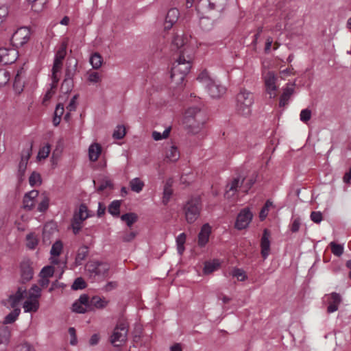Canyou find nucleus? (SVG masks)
I'll use <instances>...</instances> for the list:
<instances>
[{"label": "nucleus", "instance_id": "nucleus-43", "mask_svg": "<svg viewBox=\"0 0 351 351\" xmlns=\"http://www.w3.org/2000/svg\"><path fill=\"white\" fill-rule=\"evenodd\" d=\"M41 289L36 285H33L29 291L28 298L29 299H36L40 296Z\"/></svg>", "mask_w": 351, "mask_h": 351}, {"label": "nucleus", "instance_id": "nucleus-41", "mask_svg": "<svg viewBox=\"0 0 351 351\" xmlns=\"http://www.w3.org/2000/svg\"><path fill=\"white\" fill-rule=\"evenodd\" d=\"M73 87V80L64 79L61 85V92L64 94H68L72 90Z\"/></svg>", "mask_w": 351, "mask_h": 351}, {"label": "nucleus", "instance_id": "nucleus-26", "mask_svg": "<svg viewBox=\"0 0 351 351\" xmlns=\"http://www.w3.org/2000/svg\"><path fill=\"white\" fill-rule=\"evenodd\" d=\"M108 301L106 300L104 298L93 296L90 300V309H93V308H104L108 305Z\"/></svg>", "mask_w": 351, "mask_h": 351}, {"label": "nucleus", "instance_id": "nucleus-21", "mask_svg": "<svg viewBox=\"0 0 351 351\" xmlns=\"http://www.w3.org/2000/svg\"><path fill=\"white\" fill-rule=\"evenodd\" d=\"M210 233L211 227L209 226V224H204L198 234V245L199 246L203 247L208 243Z\"/></svg>", "mask_w": 351, "mask_h": 351}, {"label": "nucleus", "instance_id": "nucleus-25", "mask_svg": "<svg viewBox=\"0 0 351 351\" xmlns=\"http://www.w3.org/2000/svg\"><path fill=\"white\" fill-rule=\"evenodd\" d=\"M101 152V147L98 143H93L89 146L88 148V157L89 160L95 162L96 161Z\"/></svg>", "mask_w": 351, "mask_h": 351}, {"label": "nucleus", "instance_id": "nucleus-45", "mask_svg": "<svg viewBox=\"0 0 351 351\" xmlns=\"http://www.w3.org/2000/svg\"><path fill=\"white\" fill-rule=\"evenodd\" d=\"M231 274L233 277L237 278L239 281H244L247 278L245 272L242 269L234 268L232 271Z\"/></svg>", "mask_w": 351, "mask_h": 351}, {"label": "nucleus", "instance_id": "nucleus-14", "mask_svg": "<svg viewBox=\"0 0 351 351\" xmlns=\"http://www.w3.org/2000/svg\"><path fill=\"white\" fill-rule=\"evenodd\" d=\"M324 298L328 304L327 312L328 313H332L337 311L339 304L342 301L341 295L336 292H332L330 294L325 295Z\"/></svg>", "mask_w": 351, "mask_h": 351}, {"label": "nucleus", "instance_id": "nucleus-51", "mask_svg": "<svg viewBox=\"0 0 351 351\" xmlns=\"http://www.w3.org/2000/svg\"><path fill=\"white\" fill-rule=\"evenodd\" d=\"M32 3V9L35 12L40 11L44 4L46 3V0H28Z\"/></svg>", "mask_w": 351, "mask_h": 351}, {"label": "nucleus", "instance_id": "nucleus-6", "mask_svg": "<svg viewBox=\"0 0 351 351\" xmlns=\"http://www.w3.org/2000/svg\"><path fill=\"white\" fill-rule=\"evenodd\" d=\"M201 210L202 202L199 197H194L189 199L183 208L187 223H194L199 217Z\"/></svg>", "mask_w": 351, "mask_h": 351}, {"label": "nucleus", "instance_id": "nucleus-9", "mask_svg": "<svg viewBox=\"0 0 351 351\" xmlns=\"http://www.w3.org/2000/svg\"><path fill=\"white\" fill-rule=\"evenodd\" d=\"M226 0H200L197 5V10L204 12L205 9L209 10H216L219 12L225 8Z\"/></svg>", "mask_w": 351, "mask_h": 351}, {"label": "nucleus", "instance_id": "nucleus-60", "mask_svg": "<svg viewBox=\"0 0 351 351\" xmlns=\"http://www.w3.org/2000/svg\"><path fill=\"white\" fill-rule=\"evenodd\" d=\"M88 80L93 83H97L100 82L101 77L97 72H91L88 73Z\"/></svg>", "mask_w": 351, "mask_h": 351}, {"label": "nucleus", "instance_id": "nucleus-2", "mask_svg": "<svg viewBox=\"0 0 351 351\" xmlns=\"http://www.w3.org/2000/svg\"><path fill=\"white\" fill-rule=\"evenodd\" d=\"M186 48L180 52L178 58L173 65L171 78L176 84H181L191 67L193 57L186 54Z\"/></svg>", "mask_w": 351, "mask_h": 351}, {"label": "nucleus", "instance_id": "nucleus-13", "mask_svg": "<svg viewBox=\"0 0 351 351\" xmlns=\"http://www.w3.org/2000/svg\"><path fill=\"white\" fill-rule=\"evenodd\" d=\"M18 58V51L15 48H0V62L3 64L14 63Z\"/></svg>", "mask_w": 351, "mask_h": 351}, {"label": "nucleus", "instance_id": "nucleus-30", "mask_svg": "<svg viewBox=\"0 0 351 351\" xmlns=\"http://www.w3.org/2000/svg\"><path fill=\"white\" fill-rule=\"evenodd\" d=\"M23 308L25 313L36 312L39 308V302L36 299H28L23 303Z\"/></svg>", "mask_w": 351, "mask_h": 351}, {"label": "nucleus", "instance_id": "nucleus-18", "mask_svg": "<svg viewBox=\"0 0 351 351\" xmlns=\"http://www.w3.org/2000/svg\"><path fill=\"white\" fill-rule=\"evenodd\" d=\"M270 232L267 229L263 230L261 241V255L264 259H266L269 254L270 251Z\"/></svg>", "mask_w": 351, "mask_h": 351}, {"label": "nucleus", "instance_id": "nucleus-56", "mask_svg": "<svg viewBox=\"0 0 351 351\" xmlns=\"http://www.w3.org/2000/svg\"><path fill=\"white\" fill-rule=\"evenodd\" d=\"M310 218L314 223H319L323 219V215L320 211H313L310 215Z\"/></svg>", "mask_w": 351, "mask_h": 351}, {"label": "nucleus", "instance_id": "nucleus-24", "mask_svg": "<svg viewBox=\"0 0 351 351\" xmlns=\"http://www.w3.org/2000/svg\"><path fill=\"white\" fill-rule=\"evenodd\" d=\"M77 66V62L75 60H69L66 64L65 70L64 79L73 80L76 69Z\"/></svg>", "mask_w": 351, "mask_h": 351}, {"label": "nucleus", "instance_id": "nucleus-63", "mask_svg": "<svg viewBox=\"0 0 351 351\" xmlns=\"http://www.w3.org/2000/svg\"><path fill=\"white\" fill-rule=\"evenodd\" d=\"M77 301H78L80 303L84 304V306L88 307L90 309V300H89V298L87 295L83 294V295H80V297L79 298V299Z\"/></svg>", "mask_w": 351, "mask_h": 351}, {"label": "nucleus", "instance_id": "nucleus-10", "mask_svg": "<svg viewBox=\"0 0 351 351\" xmlns=\"http://www.w3.org/2000/svg\"><path fill=\"white\" fill-rule=\"evenodd\" d=\"M29 36L30 30L26 27H22L12 34L11 43L16 47H21L29 40Z\"/></svg>", "mask_w": 351, "mask_h": 351}, {"label": "nucleus", "instance_id": "nucleus-49", "mask_svg": "<svg viewBox=\"0 0 351 351\" xmlns=\"http://www.w3.org/2000/svg\"><path fill=\"white\" fill-rule=\"evenodd\" d=\"M62 250V243L61 241H58L55 242L51 249V254L53 256H59Z\"/></svg>", "mask_w": 351, "mask_h": 351}, {"label": "nucleus", "instance_id": "nucleus-27", "mask_svg": "<svg viewBox=\"0 0 351 351\" xmlns=\"http://www.w3.org/2000/svg\"><path fill=\"white\" fill-rule=\"evenodd\" d=\"M88 247L86 245H82L77 250L75 259L76 265H81L82 261H84L88 255Z\"/></svg>", "mask_w": 351, "mask_h": 351}, {"label": "nucleus", "instance_id": "nucleus-64", "mask_svg": "<svg viewBox=\"0 0 351 351\" xmlns=\"http://www.w3.org/2000/svg\"><path fill=\"white\" fill-rule=\"evenodd\" d=\"M64 106L62 104H58L57 106H56V110L54 111V116L55 117H61L62 115L64 113Z\"/></svg>", "mask_w": 351, "mask_h": 351}, {"label": "nucleus", "instance_id": "nucleus-52", "mask_svg": "<svg viewBox=\"0 0 351 351\" xmlns=\"http://www.w3.org/2000/svg\"><path fill=\"white\" fill-rule=\"evenodd\" d=\"M186 39L182 36L176 35L173 40V45L180 49L185 45Z\"/></svg>", "mask_w": 351, "mask_h": 351}, {"label": "nucleus", "instance_id": "nucleus-39", "mask_svg": "<svg viewBox=\"0 0 351 351\" xmlns=\"http://www.w3.org/2000/svg\"><path fill=\"white\" fill-rule=\"evenodd\" d=\"M130 186L132 191L139 193L142 191L144 183L139 178H136L130 181Z\"/></svg>", "mask_w": 351, "mask_h": 351}, {"label": "nucleus", "instance_id": "nucleus-29", "mask_svg": "<svg viewBox=\"0 0 351 351\" xmlns=\"http://www.w3.org/2000/svg\"><path fill=\"white\" fill-rule=\"evenodd\" d=\"M89 217L88 213V208L84 204H80L79 207V210L77 212H75L73 218L75 220H78L80 221H84Z\"/></svg>", "mask_w": 351, "mask_h": 351}, {"label": "nucleus", "instance_id": "nucleus-44", "mask_svg": "<svg viewBox=\"0 0 351 351\" xmlns=\"http://www.w3.org/2000/svg\"><path fill=\"white\" fill-rule=\"evenodd\" d=\"M219 266V263L216 261L206 263L204 267V272L206 274H210L216 270Z\"/></svg>", "mask_w": 351, "mask_h": 351}, {"label": "nucleus", "instance_id": "nucleus-7", "mask_svg": "<svg viewBox=\"0 0 351 351\" xmlns=\"http://www.w3.org/2000/svg\"><path fill=\"white\" fill-rule=\"evenodd\" d=\"M128 329L129 326L126 322H119L110 337V342L115 347L123 345L128 339Z\"/></svg>", "mask_w": 351, "mask_h": 351}, {"label": "nucleus", "instance_id": "nucleus-31", "mask_svg": "<svg viewBox=\"0 0 351 351\" xmlns=\"http://www.w3.org/2000/svg\"><path fill=\"white\" fill-rule=\"evenodd\" d=\"M121 200H114L112 201L110 205L108 206V213L112 215L113 217H119L120 214V207H121Z\"/></svg>", "mask_w": 351, "mask_h": 351}, {"label": "nucleus", "instance_id": "nucleus-32", "mask_svg": "<svg viewBox=\"0 0 351 351\" xmlns=\"http://www.w3.org/2000/svg\"><path fill=\"white\" fill-rule=\"evenodd\" d=\"M40 199H41L38 205L37 210L40 213H44L49 208V198L45 193H43L41 194Z\"/></svg>", "mask_w": 351, "mask_h": 351}, {"label": "nucleus", "instance_id": "nucleus-33", "mask_svg": "<svg viewBox=\"0 0 351 351\" xmlns=\"http://www.w3.org/2000/svg\"><path fill=\"white\" fill-rule=\"evenodd\" d=\"M166 158L171 162H175L180 158V153L178 148L176 146H171L170 148L167 150Z\"/></svg>", "mask_w": 351, "mask_h": 351}, {"label": "nucleus", "instance_id": "nucleus-53", "mask_svg": "<svg viewBox=\"0 0 351 351\" xmlns=\"http://www.w3.org/2000/svg\"><path fill=\"white\" fill-rule=\"evenodd\" d=\"M71 287L73 290L82 289L86 287V282L82 278H77L75 280Z\"/></svg>", "mask_w": 351, "mask_h": 351}, {"label": "nucleus", "instance_id": "nucleus-42", "mask_svg": "<svg viewBox=\"0 0 351 351\" xmlns=\"http://www.w3.org/2000/svg\"><path fill=\"white\" fill-rule=\"evenodd\" d=\"M170 130H171V128H166L162 134L157 131H154L152 132V138L155 141H160L162 139L167 138L169 135Z\"/></svg>", "mask_w": 351, "mask_h": 351}, {"label": "nucleus", "instance_id": "nucleus-57", "mask_svg": "<svg viewBox=\"0 0 351 351\" xmlns=\"http://www.w3.org/2000/svg\"><path fill=\"white\" fill-rule=\"evenodd\" d=\"M13 86L15 90L19 93H20L23 90V86L21 82L20 74L19 71L15 77Z\"/></svg>", "mask_w": 351, "mask_h": 351}, {"label": "nucleus", "instance_id": "nucleus-3", "mask_svg": "<svg viewBox=\"0 0 351 351\" xmlns=\"http://www.w3.org/2000/svg\"><path fill=\"white\" fill-rule=\"evenodd\" d=\"M197 80L207 88L213 98H219L226 93V88L213 79L206 71L199 75Z\"/></svg>", "mask_w": 351, "mask_h": 351}, {"label": "nucleus", "instance_id": "nucleus-50", "mask_svg": "<svg viewBox=\"0 0 351 351\" xmlns=\"http://www.w3.org/2000/svg\"><path fill=\"white\" fill-rule=\"evenodd\" d=\"M10 73L4 69H0V86L5 85L10 80Z\"/></svg>", "mask_w": 351, "mask_h": 351}, {"label": "nucleus", "instance_id": "nucleus-22", "mask_svg": "<svg viewBox=\"0 0 351 351\" xmlns=\"http://www.w3.org/2000/svg\"><path fill=\"white\" fill-rule=\"evenodd\" d=\"M173 184V180L169 178L167 180L164 189L162 202L164 205H167L169 202L171 197L173 194V190L171 189Z\"/></svg>", "mask_w": 351, "mask_h": 351}, {"label": "nucleus", "instance_id": "nucleus-37", "mask_svg": "<svg viewBox=\"0 0 351 351\" xmlns=\"http://www.w3.org/2000/svg\"><path fill=\"white\" fill-rule=\"evenodd\" d=\"M329 246L330 247L332 253L335 256L339 257L343 254L344 250L343 245L332 241L330 243Z\"/></svg>", "mask_w": 351, "mask_h": 351}, {"label": "nucleus", "instance_id": "nucleus-48", "mask_svg": "<svg viewBox=\"0 0 351 351\" xmlns=\"http://www.w3.org/2000/svg\"><path fill=\"white\" fill-rule=\"evenodd\" d=\"M50 145L49 144L45 145L42 148L40 149L37 156L39 160L47 158L50 153Z\"/></svg>", "mask_w": 351, "mask_h": 351}, {"label": "nucleus", "instance_id": "nucleus-46", "mask_svg": "<svg viewBox=\"0 0 351 351\" xmlns=\"http://www.w3.org/2000/svg\"><path fill=\"white\" fill-rule=\"evenodd\" d=\"M29 182L32 186L41 184L42 180L40 175L34 171L29 176Z\"/></svg>", "mask_w": 351, "mask_h": 351}, {"label": "nucleus", "instance_id": "nucleus-38", "mask_svg": "<svg viewBox=\"0 0 351 351\" xmlns=\"http://www.w3.org/2000/svg\"><path fill=\"white\" fill-rule=\"evenodd\" d=\"M27 247L30 250L36 248L38 243V239L34 233H29L26 236Z\"/></svg>", "mask_w": 351, "mask_h": 351}, {"label": "nucleus", "instance_id": "nucleus-17", "mask_svg": "<svg viewBox=\"0 0 351 351\" xmlns=\"http://www.w3.org/2000/svg\"><path fill=\"white\" fill-rule=\"evenodd\" d=\"M39 192L37 190H32L26 193L23 197V208L27 210H32L34 208V200L38 197Z\"/></svg>", "mask_w": 351, "mask_h": 351}, {"label": "nucleus", "instance_id": "nucleus-1", "mask_svg": "<svg viewBox=\"0 0 351 351\" xmlns=\"http://www.w3.org/2000/svg\"><path fill=\"white\" fill-rule=\"evenodd\" d=\"M204 112L197 106L189 108L183 118V125L188 132L191 134L198 133L206 122Z\"/></svg>", "mask_w": 351, "mask_h": 351}, {"label": "nucleus", "instance_id": "nucleus-12", "mask_svg": "<svg viewBox=\"0 0 351 351\" xmlns=\"http://www.w3.org/2000/svg\"><path fill=\"white\" fill-rule=\"evenodd\" d=\"M32 155V146L22 151L21 160L19 164L17 176L19 182L23 180L28 160Z\"/></svg>", "mask_w": 351, "mask_h": 351}, {"label": "nucleus", "instance_id": "nucleus-34", "mask_svg": "<svg viewBox=\"0 0 351 351\" xmlns=\"http://www.w3.org/2000/svg\"><path fill=\"white\" fill-rule=\"evenodd\" d=\"M121 219L123 221H125L128 226L130 227L132 226L133 223H134L137 221L138 216L134 213H128L122 215L121 216Z\"/></svg>", "mask_w": 351, "mask_h": 351}, {"label": "nucleus", "instance_id": "nucleus-28", "mask_svg": "<svg viewBox=\"0 0 351 351\" xmlns=\"http://www.w3.org/2000/svg\"><path fill=\"white\" fill-rule=\"evenodd\" d=\"M293 93V85H287L286 88L283 89V93L280 96L279 106L280 107H284L287 104L288 101Z\"/></svg>", "mask_w": 351, "mask_h": 351}, {"label": "nucleus", "instance_id": "nucleus-62", "mask_svg": "<svg viewBox=\"0 0 351 351\" xmlns=\"http://www.w3.org/2000/svg\"><path fill=\"white\" fill-rule=\"evenodd\" d=\"M136 236V233L135 232H126L122 236L121 239L123 242H130L134 239Z\"/></svg>", "mask_w": 351, "mask_h": 351}, {"label": "nucleus", "instance_id": "nucleus-5", "mask_svg": "<svg viewBox=\"0 0 351 351\" xmlns=\"http://www.w3.org/2000/svg\"><path fill=\"white\" fill-rule=\"evenodd\" d=\"M67 43H62L57 51L51 69L52 88H55L60 80V73L62 67V62L66 55Z\"/></svg>", "mask_w": 351, "mask_h": 351}, {"label": "nucleus", "instance_id": "nucleus-59", "mask_svg": "<svg viewBox=\"0 0 351 351\" xmlns=\"http://www.w3.org/2000/svg\"><path fill=\"white\" fill-rule=\"evenodd\" d=\"M9 13L8 7L2 5L0 7V24H1L7 18Z\"/></svg>", "mask_w": 351, "mask_h": 351}, {"label": "nucleus", "instance_id": "nucleus-16", "mask_svg": "<svg viewBox=\"0 0 351 351\" xmlns=\"http://www.w3.org/2000/svg\"><path fill=\"white\" fill-rule=\"evenodd\" d=\"M276 77L274 73L268 72L265 76V84L266 91L269 95L270 98L276 96L277 86H276Z\"/></svg>", "mask_w": 351, "mask_h": 351}, {"label": "nucleus", "instance_id": "nucleus-8", "mask_svg": "<svg viewBox=\"0 0 351 351\" xmlns=\"http://www.w3.org/2000/svg\"><path fill=\"white\" fill-rule=\"evenodd\" d=\"M85 269L90 278L104 277L108 274L110 265L107 263L93 261L88 263Z\"/></svg>", "mask_w": 351, "mask_h": 351}, {"label": "nucleus", "instance_id": "nucleus-47", "mask_svg": "<svg viewBox=\"0 0 351 351\" xmlns=\"http://www.w3.org/2000/svg\"><path fill=\"white\" fill-rule=\"evenodd\" d=\"M125 135V128L123 125H118L114 130L112 136L115 139H121Z\"/></svg>", "mask_w": 351, "mask_h": 351}, {"label": "nucleus", "instance_id": "nucleus-61", "mask_svg": "<svg viewBox=\"0 0 351 351\" xmlns=\"http://www.w3.org/2000/svg\"><path fill=\"white\" fill-rule=\"evenodd\" d=\"M77 97H78V95H75L72 97L69 104L66 106L67 110H69V112H72V111H75L76 110V108H77L76 100H77Z\"/></svg>", "mask_w": 351, "mask_h": 351}, {"label": "nucleus", "instance_id": "nucleus-4", "mask_svg": "<svg viewBox=\"0 0 351 351\" xmlns=\"http://www.w3.org/2000/svg\"><path fill=\"white\" fill-rule=\"evenodd\" d=\"M254 103V96L248 90L241 89L237 96L236 110L238 114L247 117L251 114V107Z\"/></svg>", "mask_w": 351, "mask_h": 351}, {"label": "nucleus", "instance_id": "nucleus-20", "mask_svg": "<svg viewBox=\"0 0 351 351\" xmlns=\"http://www.w3.org/2000/svg\"><path fill=\"white\" fill-rule=\"evenodd\" d=\"M244 182V178L238 177L233 179L232 182L227 185L226 194L229 196H232L237 191L239 188L243 189Z\"/></svg>", "mask_w": 351, "mask_h": 351}, {"label": "nucleus", "instance_id": "nucleus-23", "mask_svg": "<svg viewBox=\"0 0 351 351\" xmlns=\"http://www.w3.org/2000/svg\"><path fill=\"white\" fill-rule=\"evenodd\" d=\"M26 293V289L19 287L15 294L12 295L9 298V302L12 308H15L21 299L23 298L24 293Z\"/></svg>", "mask_w": 351, "mask_h": 351}, {"label": "nucleus", "instance_id": "nucleus-40", "mask_svg": "<svg viewBox=\"0 0 351 351\" xmlns=\"http://www.w3.org/2000/svg\"><path fill=\"white\" fill-rule=\"evenodd\" d=\"M19 308H14L12 312L5 317L3 323L5 324L13 323L20 314Z\"/></svg>", "mask_w": 351, "mask_h": 351}, {"label": "nucleus", "instance_id": "nucleus-54", "mask_svg": "<svg viewBox=\"0 0 351 351\" xmlns=\"http://www.w3.org/2000/svg\"><path fill=\"white\" fill-rule=\"evenodd\" d=\"M88 307L84 306V304L80 303L78 301H75L73 304V311L78 313H84Z\"/></svg>", "mask_w": 351, "mask_h": 351}, {"label": "nucleus", "instance_id": "nucleus-19", "mask_svg": "<svg viewBox=\"0 0 351 351\" xmlns=\"http://www.w3.org/2000/svg\"><path fill=\"white\" fill-rule=\"evenodd\" d=\"M180 12L176 8L170 9L166 15L165 21L164 23L165 29H170L173 25L178 21L179 18Z\"/></svg>", "mask_w": 351, "mask_h": 351}, {"label": "nucleus", "instance_id": "nucleus-55", "mask_svg": "<svg viewBox=\"0 0 351 351\" xmlns=\"http://www.w3.org/2000/svg\"><path fill=\"white\" fill-rule=\"evenodd\" d=\"M54 269L52 266H45L40 271V276L49 278L53 275Z\"/></svg>", "mask_w": 351, "mask_h": 351}, {"label": "nucleus", "instance_id": "nucleus-58", "mask_svg": "<svg viewBox=\"0 0 351 351\" xmlns=\"http://www.w3.org/2000/svg\"><path fill=\"white\" fill-rule=\"evenodd\" d=\"M82 223V221L75 220V219L73 218L71 221V227L73 229V232L75 234H78L80 230H81Z\"/></svg>", "mask_w": 351, "mask_h": 351}, {"label": "nucleus", "instance_id": "nucleus-36", "mask_svg": "<svg viewBox=\"0 0 351 351\" xmlns=\"http://www.w3.org/2000/svg\"><path fill=\"white\" fill-rule=\"evenodd\" d=\"M102 60V57L98 53H93L90 58V63L95 69H98L101 66Z\"/></svg>", "mask_w": 351, "mask_h": 351}, {"label": "nucleus", "instance_id": "nucleus-11", "mask_svg": "<svg viewBox=\"0 0 351 351\" xmlns=\"http://www.w3.org/2000/svg\"><path fill=\"white\" fill-rule=\"evenodd\" d=\"M253 214L248 208L242 209L238 214L235 228L238 230L245 229L251 222Z\"/></svg>", "mask_w": 351, "mask_h": 351}, {"label": "nucleus", "instance_id": "nucleus-35", "mask_svg": "<svg viewBox=\"0 0 351 351\" xmlns=\"http://www.w3.org/2000/svg\"><path fill=\"white\" fill-rule=\"evenodd\" d=\"M10 338V331L7 326L0 328V344H8Z\"/></svg>", "mask_w": 351, "mask_h": 351}, {"label": "nucleus", "instance_id": "nucleus-15", "mask_svg": "<svg viewBox=\"0 0 351 351\" xmlns=\"http://www.w3.org/2000/svg\"><path fill=\"white\" fill-rule=\"evenodd\" d=\"M21 276L23 282L29 281L34 276L32 263L29 259H24L20 265Z\"/></svg>", "mask_w": 351, "mask_h": 351}]
</instances>
